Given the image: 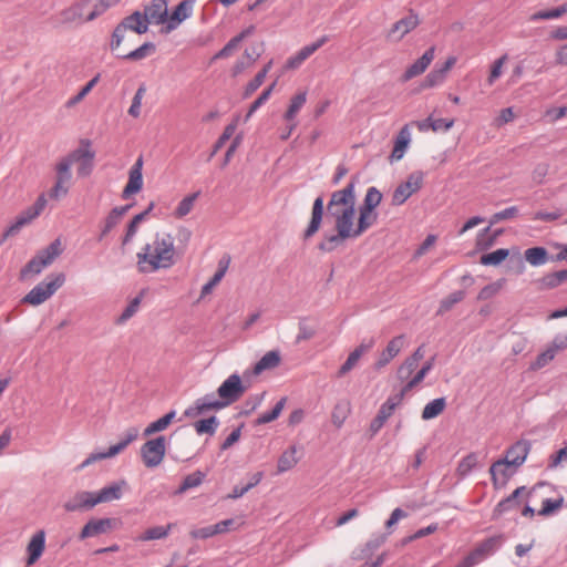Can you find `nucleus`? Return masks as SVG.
Here are the masks:
<instances>
[{"instance_id": "nucleus-22", "label": "nucleus", "mask_w": 567, "mask_h": 567, "mask_svg": "<svg viewBox=\"0 0 567 567\" xmlns=\"http://www.w3.org/2000/svg\"><path fill=\"white\" fill-rule=\"evenodd\" d=\"M435 58V47L429 48L421 58H419L414 63H412L405 72L402 74V82H408L413 78L422 74L429 68L431 62Z\"/></svg>"}, {"instance_id": "nucleus-42", "label": "nucleus", "mask_w": 567, "mask_h": 567, "mask_svg": "<svg viewBox=\"0 0 567 567\" xmlns=\"http://www.w3.org/2000/svg\"><path fill=\"white\" fill-rule=\"evenodd\" d=\"M219 426V420L212 415L206 419L198 420L194 423V429L198 435H214Z\"/></svg>"}, {"instance_id": "nucleus-27", "label": "nucleus", "mask_w": 567, "mask_h": 567, "mask_svg": "<svg viewBox=\"0 0 567 567\" xmlns=\"http://www.w3.org/2000/svg\"><path fill=\"white\" fill-rule=\"evenodd\" d=\"M528 452L529 442L518 441L507 450L504 458L508 460L512 466H516L518 468L526 460Z\"/></svg>"}, {"instance_id": "nucleus-31", "label": "nucleus", "mask_w": 567, "mask_h": 567, "mask_svg": "<svg viewBox=\"0 0 567 567\" xmlns=\"http://www.w3.org/2000/svg\"><path fill=\"white\" fill-rule=\"evenodd\" d=\"M518 215V208L516 206L507 207L501 212L492 215L489 218V225L484 228L477 236V245H481L485 236L489 233L491 227L502 220L512 219Z\"/></svg>"}, {"instance_id": "nucleus-50", "label": "nucleus", "mask_w": 567, "mask_h": 567, "mask_svg": "<svg viewBox=\"0 0 567 567\" xmlns=\"http://www.w3.org/2000/svg\"><path fill=\"white\" fill-rule=\"evenodd\" d=\"M172 528V524H168L167 526H155L146 529L138 539L142 542H148V540H155V539H163L167 537L169 530Z\"/></svg>"}, {"instance_id": "nucleus-45", "label": "nucleus", "mask_w": 567, "mask_h": 567, "mask_svg": "<svg viewBox=\"0 0 567 567\" xmlns=\"http://www.w3.org/2000/svg\"><path fill=\"white\" fill-rule=\"evenodd\" d=\"M382 200L381 192L372 186L367 189V194L363 199V204L359 207L360 209H364L367 212H375L374 209L380 205Z\"/></svg>"}, {"instance_id": "nucleus-2", "label": "nucleus", "mask_w": 567, "mask_h": 567, "mask_svg": "<svg viewBox=\"0 0 567 567\" xmlns=\"http://www.w3.org/2000/svg\"><path fill=\"white\" fill-rule=\"evenodd\" d=\"M136 266L141 274H153L159 269H168L176 262L175 241L168 233L155 234L136 254Z\"/></svg>"}, {"instance_id": "nucleus-20", "label": "nucleus", "mask_w": 567, "mask_h": 567, "mask_svg": "<svg viewBox=\"0 0 567 567\" xmlns=\"http://www.w3.org/2000/svg\"><path fill=\"white\" fill-rule=\"evenodd\" d=\"M195 7V0H183L181 1L171 16H168V21L165 27L166 32H171L185 21L186 19L190 18L194 11Z\"/></svg>"}, {"instance_id": "nucleus-6", "label": "nucleus", "mask_w": 567, "mask_h": 567, "mask_svg": "<svg viewBox=\"0 0 567 567\" xmlns=\"http://www.w3.org/2000/svg\"><path fill=\"white\" fill-rule=\"evenodd\" d=\"M349 223L334 221V231H326L321 240L318 243L317 248L321 252L329 254L343 246L348 239H354L350 231Z\"/></svg>"}, {"instance_id": "nucleus-64", "label": "nucleus", "mask_w": 567, "mask_h": 567, "mask_svg": "<svg viewBox=\"0 0 567 567\" xmlns=\"http://www.w3.org/2000/svg\"><path fill=\"white\" fill-rule=\"evenodd\" d=\"M563 506V497H559L557 499L546 498L543 502L542 508L538 511V515L540 516H549L555 511L560 508Z\"/></svg>"}, {"instance_id": "nucleus-63", "label": "nucleus", "mask_w": 567, "mask_h": 567, "mask_svg": "<svg viewBox=\"0 0 567 567\" xmlns=\"http://www.w3.org/2000/svg\"><path fill=\"white\" fill-rule=\"evenodd\" d=\"M235 131H236V124H234V123L228 124L224 128L223 134L218 137V140L214 144L210 157H213L225 145V143L228 140H230V137L234 135Z\"/></svg>"}, {"instance_id": "nucleus-38", "label": "nucleus", "mask_w": 567, "mask_h": 567, "mask_svg": "<svg viewBox=\"0 0 567 567\" xmlns=\"http://www.w3.org/2000/svg\"><path fill=\"white\" fill-rule=\"evenodd\" d=\"M91 142L89 140L81 141V146L71 153H69L66 156H64L66 159L70 161L71 164H74L78 161L86 159L87 162H92L94 158L95 153L90 148Z\"/></svg>"}, {"instance_id": "nucleus-55", "label": "nucleus", "mask_w": 567, "mask_h": 567, "mask_svg": "<svg viewBox=\"0 0 567 567\" xmlns=\"http://www.w3.org/2000/svg\"><path fill=\"white\" fill-rule=\"evenodd\" d=\"M464 298L465 292L463 290H457L450 293L446 298L441 300L437 313H444L451 310L456 303L461 302Z\"/></svg>"}, {"instance_id": "nucleus-21", "label": "nucleus", "mask_w": 567, "mask_h": 567, "mask_svg": "<svg viewBox=\"0 0 567 567\" xmlns=\"http://www.w3.org/2000/svg\"><path fill=\"white\" fill-rule=\"evenodd\" d=\"M114 519L112 518H93L90 519L81 529L79 539L84 540L107 533L113 528Z\"/></svg>"}, {"instance_id": "nucleus-36", "label": "nucleus", "mask_w": 567, "mask_h": 567, "mask_svg": "<svg viewBox=\"0 0 567 567\" xmlns=\"http://www.w3.org/2000/svg\"><path fill=\"white\" fill-rule=\"evenodd\" d=\"M435 357H432L430 360H427L423 367L412 377L411 380H409L404 386L401 389V393L405 395L409 391H411L413 388H415L420 382L424 380L426 374L433 369L434 367Z\"/></svg>"}, {"instance_id": "nucleus-25", "label": "nucleus", "mask_w": 567, "mask_h": 567, "mask_svg": "<svg viewBox=\"0 0 567 567\" xmlns=\"http://www.w3.org/2000/svg\"><path fill=\"white\" fill-rule=\"evenodd\" d=\"M45 548V533L44 530H38L30 539L27 551H28V565H33L42 556Z\"/></svg>"}, {"instance_id": "nucleus-58", "label": "nucleus", "mask_w": 567, "mask_h": 567, "mask_svg": "<svg viewBox=\"0 0 567 567\" xmlns=\"http://www.w3.org/2000/svg\"><path fill=\"white\" fill-rule=\"evenodd\" d=\"M275 85L276 83H272L269 87L265 89L262 93L251 103L246 114V120L251 117L252 114L269 100Z\"/></svg>"}, {"instance_id": "nucleus-4", "label": "nucleus", "mask_w": 567, "mask_h": 567, "mask_svg": "<svg viewBox=\"0 0 567 567\" xmlns=\"http://www.w3.org/2000/svg\"><path fill=\"white\" fill-rule=\"evenodd\" d=\"M61 252V243L59 239H55L27 262L20 271V278L24 280L31 276L39 275L45 267L50 266Z\"/></svg>"}, {"instance_id": "nucleus-60", "label": "nucleus", "mask_w": 567, "mask_h": 567, "mask_svg": "<svg viewBox=\"0 0 567 567\" xmlns=\"http://www.w3.org/2000/svg\"><path fill=\"white\" fill-rule=\"evenodd\" d=\"M145 92H146V87L144 84L140 85V87L136 90L134 96H133V100H132V104L128 109V114L133 117H138L140 114H141V105H142V100L145 95Z\"/></svg>"}, {"instance_id": "nucleus-57", "label": "nucleus", "mask_w": 567, "mask_h": 567, "mask_svg": "<svg viewBox=\"0 0 567 567\" xmlns=\"http://www.w3.org/2000/svg\"><path fill=\"white\" fill-rule=\"evenodd\" d=\"M147 216V212H142L133 217L127 225L126 234L123 238V245L128 244L137 233L140 223H142Z\"/></svg>"}, {"instance_id": "nucleus-33", "label": "nucleus", "mask_w": 567, "mask_h": 567, "mask_svg": "<svg viewBox=\"0 0 567 567\" xmlns=\"http://www.w3.org/2000/svg\"><path fill=\"white\" fill-rule=\"evenodd\" d=\"M132 205H124L114 207L105 218L104 226L102 228L100 240L106 236L120 221V219L128 212Z\"/></svg>"}, {"instance_id": "nucleus-1", "label": "nucleus", "mask_w": 567, "mask_h": 567, "mask_svg": "<svg viewBox=\"0 0 567 567\" xmlns=\"http://www.w3.org/2000/svg\"><path fill=\"white\" fill-rule=\"evenodd\" d=\"M245 391L240 375L233 373L218 386L216 393H207L196 399L184 411V416L195 419L209 411H220L238 401Z\"/></svg>"}, {"instance_id": "nucleus-48", "label": "nucleus", "mask_w": 567, "mask_h": 567, "mask_svg": "<svg viewBox=\"0 0 567 567\" xmlns=\"http://www.w3.org/2000/svg\"><path fill=\"white\" fill-rule=\"evenodd\" d=\"M33 220L27 210H23L12 223L3 234V240L8 237L17 235L22 227L27 226Z\"/></svg>"}, {"instance_id": "nucleus-3", "label": "nucleus", "mask_w": 567, "mask_h": 567, "mask_svg": "<svg viewBox=\"0 0 567 567\" xmlns=\"http://www.w3.org/2000/svg\"><path fill=\"white\" fill-rule=\"evenodd\" d=\"M358 177L352 176L347 186L342 189L334 190L330 200L328 202L327 209L334 221H343L351 224L355 217V185Z\"/></svg>"}, {"instance_id": "nucleus-29", "label": "nucleus", "mask_w": 567, "mask_h": 567, "mask_svg": "<svg viewBox=\"0 0 567 567\" xmlns=\"http://www.w3.org/2000/svg\"><path fill=\"white\" fill-rule=\"evenodd\" d=\"M410 142L411 131L409 124H405L396 135L394 147L390 156L391 161H400L404 156Z\"/></svg>"}, {"instance_id": "nucleus-19", "label": "nucleus", "mask_w": 567, "mask_h": 567, "mask_svg": "<svg viewBox=\"0 0 567 567\" xmlns=\"http://www.w3.org/2000/svg\"><path fill=\"white\" fill-rule=\"evenodd\" d=\"M143 13L148 24H167L168 9L166 0H152L144 7Z\"/></svg>"}, {"instance_id": "nucleus-7", "label": "nucleus", "mask_w": 567, "mask_h": 567, "mask_svg": "<svg viewBox=\"0 0 567 567\" xmlns=\"http://www.w3.org/2000/svg\"><path fill=\"white\" fill-rule=\"evenodd\" d=\"M529 491L526 486L517 487L508 497L502 499L493 512V517H498L504 513L517 509L524 504L522 515L527 516L532 513V506L528 504Z\"/></svg>"}, {"instance_id": "nucleus-18", "label": "nucleus", "mask_w": 567, "mask_h": 567, "mask_svg": "<svg viewBox=\"0 0 567 567\" xmlns=\"http://www.w3.org/2000/svg\"><path fill=\"white\" fill-rule=\"evenodd\" d=\"M324 200L323 196H318L312 204L311 208V218L302 233V239L305 241L312 238L321 227L322 218H323V209H324Z\"/></svg>"}, {"instance_id": "nucleus-16", "label": "nucleus", "mask_w": 567, "mask_h": 567, "mask_svg": "<svg viewBox=\"0 0 567 567\" xmlns=\"http://www.w3.org/2000/svg\"><path fill=\"white\" fill-rule=\"evenodd\" d=\"M143 157L140 156L128 172V182L123 189L122 198L127 199L143 188Z\"/></svg>"}, {"instance_id": "nucleus-51", "label": "nucleus", "mask_w": 567, "mask_h": 567, "mask_svg": "<svg viewBox=\"0 0 567 567\" xmlns=\"http://www.w3.org/2000/svg\"><path fill=\"white\" fill-rule=\"evenodd\" d=\"M287 402V398H281L277 403L276 405L272 408L271 411L269 412H265L262 413L257 420H256V424L257 425H261V424H266V423H270L272 421H275L276 419H278V416L280 415V413L282 412L284 408H285V404Z\"/></svg>"}, {"instance_id": "nucleus-9", "label": "nucleus", "mask_w": 567, "mask_h": 567, "mask_svg": "<svg viewBox=\"0 0 567 567\" xmlns=\"http://www.w3.org/2000/svg\"><path fill=\"white\" fill-rule=\"evenodd\" d=\"M166 453V439L163 435H159L155 439L147 440L141 446V457L144 465L148 468H154L158 466Z\"/></svg>"}, {"instance_id": "nucleus-37", "label": "nucleus", "mask_w": 567, "mask_h": 567, "mask_svg": "<svg viewBox=\"0 0 567 567\" xmlns=\"http://www.w3.org/2000/svg\"><path fill=\"white\" fill-rule=\"evenodd\" d=\"M175 416H176V412L174 410L169 411L168 413H166L165 415H163L158 420L150 423L145 427V430L143 432V435L144 436H151V435H153L155 433H158V432H162V431L166 430L168 427V425L173 422Z\"/></svg>"}, {"instance_id": "nucleus-13", "label": "nucleus", "mask_w": 567, "mask_h": 567, "mask_svg": "<svg viewBox=\"0 0 567 567\" xmlns=\"http://www.w3.org/2000/svg\"><path fill=\"white\" fill-rule=\"evenodd\" d=\"M403 398V393L399 392L398 394L388 398V400L380 406L375 417L370 423L369 430L371 432V436L375 435L383 427Z\"/></svg>"}, {"instance_id": "nucleus-8", "label": "nucleus", "mask_w": 567, "mask_h": 567, "mask_svg": "<svg viewBox=\"0 0 567 567\" xmlns=\"http://www.w3.org/2000/svg\"><path fill=\"white\" fill-rule=\"evenodd\" d=\"M72 165L69 159L62 157L55 165V183L49 192L51 199H60L64 197L71 187Z\"/></svg>"}, {"instance_id": "nucleus-26", "label": "nucleus", "mask_w": 567, "mask_h": 567, "mask_svg": "<svg viewBox=\"0 0 567 567\" xmlns=\"http://www.w3.org/2000/svg\"><path fill=\"white\" fill-rule=\"evenodd\" d=\"M378 220L377 212H367L359 208V220L357 227H354V220L351 221L350 231L354 239L360 237L364 231L372 227Z\"/></svg>"}, {"instance_id": "nucleus-62", "label": "nucleus", "mask_w": 567, "mask_h": 567, "mask_svg": "<svg viewBox=\"0 0 567 567\" xmlns=\"http://www.w3.org/2000/svg\"><path fill=\"white\" fill-rule=\"evenodd\" d=\"M99 79H100V75H95L93 79H91L81 90L80 92L74 95L73 97H71L69 101H68V106H72L76 103H79L80 101H82L90 92L91 90L96 85V83L99 82Z\"/></svg>"}, {"instance_id": "nucleus-11", "label": "nucleus", "mask_w": 567, "mask_h": 567, "mask_svg": "<svg viewBox=\"0 0 567 567\" xmlns=\"http://www.w3.org/2000/svg\"><path fill=\"white\" fill-rule=\"evenodd\" d=\"M506 258H509L508 262L512 268H515L517 272H522L525 269L523 257L519 250H514L511 254L509 249L499 248L488 254H484L481 257V264L484 266H497Z\"/></svg>"}, {"instance_id": "nucleus-54", "label": "nucleus", "mask_w": 567, "mask_h": 567, "mask_svg": "<svg viewBox=\"0 0 567 567\" xmlns=\"http://www.w3.org/2000/svg\"><path fill=\"white\" fill-rule=\"evenodd\" d=\"M199 194L200 192H196L184 197L175 209V216L177 218H183L188 215L192 212L195 200L198 198Z\"/></svg>"}, {"instance_id": "nucleus-15", "label": "nucleus", "mask_w": 567, "mask_h": 567, "mask_svg": "<svg viewBox=\"0 0 567 567\" xmlns=\"http://www.w3.org/2000/svg\"><path fill=\"white\" fill-rule=\"evenodd\" d=\"M420 24V19L412 10L409 16L396 21L388 32V39L392 41H401L404 35L414 30Z\"/></svg>"}, {"instance_id": "nucleus-5", "label": "nucleus", "mask_w": 567, "mask_h": 567, "mask_svg": "<svg viewBox=\"0 0 567 567\" xmlns=\"http://www.w3.org/2000/svg\"><path fill=\"white\" fill-rule=\"evenodd\" d=\"M65 281L64 274L51 275L45 280L33 287L22 299V302L39 306L51 298L55 291L63 286Z\"/></svg>"}, {"instance_id": "nucleus-59", "label": "nucleus", "mask_w": 567, "mask_h": 567, "mask_svg": "<svg viewBox=\"0 0 567 567\" xmlns=\"http://www.w3.org/2000/svg\"><path fill=\"white\" fill-rule=\"evenodd\" d=\"M445 76L442 74L441 71H439L436 68H434L423 80L421 87L422 89H431L439 86L443 84L445 81Z\"/></svg>"}, {"instance_id": "nucleus-35", "label": "nucleus", "mask_w": 567, "mask_h": 567, "mask_svg": "<svg viewBox=\"0 0 567 567\" xmlns=\"http://www.w3.org/2000/svg\"><path fill=\"white\" fill-rule=\"evenodd\" d=\"M125 485L126 483L122 481L121 483H114L95 492L97 504L120 499L122 497V487Z\"/></svg>"}, {"instance_id": "nucleus-41", "label": "nucleus", "mask_w": 567, "mask_h": 567, "mask_svg": "<svg viewBox=\"0 0 567 567\" xmlns=\"http://www.w3.org/2000/svg\"><path fill=\"white\" fill-rule=\"evenodd\" d=\"M386 540L385 534L373 535L364 545L363 548L360 549V553H354L355 559H364L365 557L373 554L382 544Z\"/></svg>"}, {"instance_id": "nucleus-28", "label": "nucleus", "mask_w": 567, "mask_h": 567, "mask_svg": "<svg viewBox=\"0 0 567 567\" xmlns=\"http://www.w3.org/2000/svg\"><path fill=\"white\" fill-rule=\"evenodd\" d=\"M81 7L84 22L95 20L109 10V4L103 0H81Z\"/></svg>"}, {"instance_id": "nucleus-10", "label": "nucleus", "mask_w": 567, "mask_h": 567, "mask_svg": "<svg viewBox=\"0 0 567 567\" xmlns=\"http://www.w3.org/2000/svg\"><path fill=\"white\" fill-rule=\"evenodd\" d=\"M138 436V429L137 427H130L126 430V432L123 435V439L115 445L110 446L104 452H95L89 455L82 464L79 466L80 468H84L92 463L96 461H102L105 458H111L118 453H121L128 444H131L133 441H135Z\"/></svg>"}, {"instance_id": "nucleus-52", "label": "nucleus", "mask_w": 567, "mask_h": 567, "mask_svg": "<svg viewBox=\"0 0 567 567\" xmlns=\"http://www.w3.org/2000/svg\"><path fill=\"white\" fill-rule=\"evenodd\" d=\"M501 544H502V537L501 536L491 537V538L484 540L483 543H481L475 548V550L478 551V554L482 555V557L485 559L489 555L495 553L496 549L501 546Z\"/></svg>"}, {"instance_id": "nucleus-56", "label": "nucleus", "mask_w": 567, "mask_h": 567, "mask_svg": "<svg viewBox=\"0 0 567 567\" xmlns=\"http://www.w3.org/2000/svg\"><path fill=\"white\" fill-rule=\"evenodd\" d=\"M477 465V456L474 453H471L463 457L456 468V473L460 477L467 476L472 470Z\"/></svg>"}, {"instance_id": "nucleus-32", "label": "nucleus", "mask_w": 567, "mask_h": 567, "mask_svg": "<svg viewBox=\"0 0 567 567\" xmlns=\"http://www.w3.org/2000/svg\"><path fill=\"white\" fill-rule=\"evenodd\" d=\"M299 332L296 337V343L312 339L318 331V322L307 317L299 319L298 323Z\"/></svg>"}, {"instance_id": "nucleus-47", "label": "nucleus", "mask_w": 567, "mask_h": 567, "mask_svg": "<svg viewBox=\"0 0 567 567\" xmlns=\"http://www.w3.org/2000/svg\"><path fill=\"white\" fill-rule=\"evenodd\" d=\"M205 473H203L202 471H195L194 473L187 475L182 484L179 485V487L176 489L175 494H183L185 493L186 491L190 489V488H195V487H198L204 478H205Z\"/></svg>"}, {"instance_id": "nucleus-30", "label": "nucleus", "mask_w": 567, "mask_h": 567, "mask_svg": "<svg viewBox=\"0 0 567 567\" xmlns=\"http://www.w3.org/2000/svg\"><path fill=\"white\" fill-rule=\"evenodd\" d=\"M120 23L124 24V29L126 31L132 30L138 34L146 33L148 30V23L144 13L141 11H134L132 14L124 18Z\"/></svg>"}, {"instance_id": "nucleus-46", "label": "nucleus", "mask_w": 567, "mask_h": 567, "mask_svg": "<svg viewBox=\"0 0 567 567\" xmlns=\"http://www.w3.org/2000/svg\"><path fill=\"white\" fill-rule=\"evenodd\" d=\"M296 447L291 446L290 449L286 450L279 457L277 470L278 473H285L289 470H291L297 463L298 458L296 457Z\"/></svg>"}, {"instance_id": "nucleus-40", "label": "nucleus", "mask_w": 567, "mask_h": 567, "mask_svg": "<svg viewBox=\"0 0 567 567\" xmlns=\"http://www.w3.org/2000/svg\"><path fill=\"white\" fill-rule=\"evenodd\" d=\"M155 50L156 47L153 42H145L137 49L128 52L127 54H116V56L123 60L140 61L153 54Z\"/></svg>"}, {"instance_id": "nucleus-24", "label": "nucleus", "mask_w": 567, "mask_h": 567, "mask_svg": "<svg viewBox=\"0 0 567 567\" xmlns=\"http://www.w3.org/2000/svg\"><path fill=\"white\" fill-rule=\"evenodd\" d=\"M404 346V336H398L391 339L385 349L380 353L379 359L374 363V368L380 370L394 359Z\"/></svg>"}, {"instance_id": "nucleus-34", "label": "nucleus", "mask_w": 567, "mask_h": 567, "mask_svg": "<svg viewBox=\"0 0 567 567\" xmlns=\"http://www.w3.org/2000/svg\"><path fill=\"white\" fill-rule=\"evenodd\" d=\"M281 357L278 350H271L265 353L254 367V373L260 374L266 370H271L280 364Z\"/></svg>"}, {"instance_id": "nucleus-14", "label": "nucleus", "mask_w": 567, "mask_h": 567, "mask_svg": "<svg viewBox=\"0 0 567 567\" xmlns=\"http://www.w3.org/2000/svg\"><path fill=\"white\" fill-rule=\"evenodd\" d=\"M97 505L95 492L81 491L69 498L63 507L66 512L89 511Z\"/></svg>"}, {"instance_id": "nucleus-23", "label": "nucleus", "mask_w": 567, "mask_h": 567, "mask_svg": "<svg viewBox=\"0 0 567 567\" xmlns=\"http://www.w3.org/2000/svg\"><path fill=\"white\" fill-rule=\"evenodd\" d=\"M516 466H512L508 460L501 458L494 462L489 468V473L495 486H504L507 480L515 474Z\"/></svg>"}, {"instance_id": "nucleus-44", "label": "nucleus", "mask_w": 567, "mask_h": 567, "mask_svg": "<svg viewBox=\"0 0 567 567\" xmlns=\"http://www.w3.org/2000/svg\"><path fill=\"white\" fill-rule=\"evenodd\" d=\"M446 406L445 398H437L430 401L422 411L423 420H431L440 415Z\"/></svg>"}, {"instance_id": "nucleus-12", "label": "nucleus", "mask_w": 567, "mask_h": 567, "mask_svg": "<svg viewBox=\"0 0 567 567\" xmlns=\"http://www.w3.org/2000/svg\"><path fill=\"white\" fill-rule=\"evenodd\" d=\"M423 183V173L414 172L409 175L404 183H401L393 192L392 195V204L394 206H400L408 198H410L414 193H416Z\"/></svg>"}, {"instance_id": "nucleus-53", "label": "nucleus", "mask_w": 567, "mask_h": 567, "mask_svg": "<svg viewBox=\"0 0 567 567\" xmlns=\"http://www.w3.org/2000/svg\"><path fill=\"white\" fill-rule=\"evenodd\" d=\"M501 544H502V537L501 536L491 537V538L484 540L483 543H481L475 548V550L478 551V554L482 555V557L485 559L489 555L495 553L496 549L501 546Z\"/></svg>"}, {"instance_id": "nucleus-43", "label": "nucleus", "mask_w": 567, "mask_h": 567, "mask_svg": "<svg viewBox=\"0 0 567 567\" xmlns=\"http://www.w3.org/2000/svg\"><path fill=\"white\" fill-rule=\"evenodd\" d=\"M307 101V92H299L295 96L291 97L288 110L286 111L284 117L286 121L291 122L297 116L298 112L302 109Z\"/></svg>"}, {"instance_id": "nucleus-39", "label": "nucleus", "mask_w": 567, "mask_h": 567, "mask_svg": "<svg viewBox=\"0 0 567 567\" xmlns=\"http://www.w3.org/2000/svg\"><path fill=\"white\" fill-rule=\"evenodd\" d=\"M82 7L81 1L74 3L73 6L64 9L60 13V20L62 23H76L82 24L84 23L83 17H82Z\"/></svg>"}, {"instance_id": "nucleus-49", "label": "nucleus", "mask_w": 567, "mask_h": 567, "mask_svg": "<svg viewBox=\"0 0 567 567\" xmlns=\"http://www.w3.org/2000/svg\"><path fill=\"white\" fill-rule=\"evenodd\" d=\"M143 295L144 292L142 291L138 296H136L130 301V303L125 307L121 316L116 319V324H124L138 311Z\"/></svg>"}, {"instance_id": "nucleus-17", "label": "nucleus", "mask_w": 567, "mask_h": 567, "mask_svg": "<svg viewBox=\"0 0 567 567\" xmlns=\"http://www.w3.org/2000/svg\"><path fill=\"white\" fill-rule=\"evenodd\" d=\"M329 41L328 35H322L316 42L300 49L295 55L290 56L285 64V69H298L310 55L324 45Z\"/></svg>"}, {"instance_id": "nucleus-61", "label": "nucleus", "mask_w": 567, "mask_h": 567, "mask_svg": "<svg viewBox=\"0 0 567 567\" xmlns=\"http://www.w3.org/2000/svg\"><path fill=\"white\" fill-rule=\"evenodd\" d=\"M565 13H567V4H563L560 7L549 9V10L538 11V12L534 13V20H536V19H540V20L557 19Z\"/></svg>"}]
</instances>
